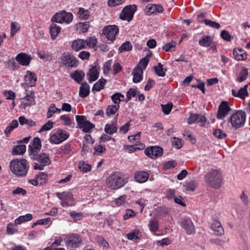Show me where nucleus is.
<instances>
[{
	"instance_id": "nucleus-17",
	"label": "nucleus",
	"mask_w": 250,
	"mask_h": 250,
	"mask_svg": "<svg viewBox=\"0 0 250 250\" xmlns=\"http://www.w3.org/2000/svg\"><path fill=\"white\" fill-rule=\"evenodd\" d=\"M181 225L188 234H191L195 232V227L191 219L189 218L183 219Z\"/></svg>"
},
{
	"instance_id": "nucleus-10",
	"label": "nucleus",
	"mask_w": 250,
	"mask_h": 250,
	"mask_svg": "<svg viewBox=\"0 0 250 250\" xmlns=\"http://www.w3.org/2000/svg\"><path fill=\"white\" fill-rule=\"evenodd\" d=\"M136 10L137 6L135 4L126 6L120 13V18L122 20L130 21L132 20L134 14Z\"/></svg>"
},
{
	"instance_id": "nucleus-16",
	"label": "nucleus",
	"mask_w": 250,
	"mask_h": 250,
	"mask_svg": "<svg viewBox=\"0 0 250 250\" xmlns=\"http://www.w3.org/2000/svg\"><path fill=\"white\" fill-rule=\"evenodd\" d=\"M231 108L229 107L227 102L222 101L218 107L217 118L223 120L229 113Z\"/></svg>"
},
{
	"instance_id": "nucleus-62",
	"label": "nucleus",
	"mask_w": 250,
	"mask_h": 250,
	"mask_svg": "<svg viewBox=\"0 0 250 250\" xmlns=\"http://www.w3.org/2000/svg\"><path fill=\"white\" fill-rule=\"evenodd\" d=\"M171 243V241L168 238H165L162 240H158L157 241V244L159 246H167L170 244Z\"/></svg>"
},
{
	"instance_id": "nucleus-23",
	"label": "nucleus",
	"mask_w": 250,
	"mask_h": 250,
	"mask_svg": "<svg viewBox=\"0 0 250 250\" xmlns=\"http://www.w3.org/2000/svg\"><path fill=\"white\" fill-rule=\"evenodd\" d=\"M247 88L248 85H245L243 87L241 88L238 91H236L235 89H232V94L234 97H239L242 99H245V97L248 95Z\"/></svg>"
},
{
	"instance_id": "nucleus-13",
	"label": "nucleus",
	"mask_w": 250,
	"mask_h": 250,
	"mask_svg": "<svg viewBox=\"0 0 250 250\" xmlns=\"http://www.w3.org/2000/svg\"><path fill=\"white\" fill-rule=\"evenodd\" d=\"M145 153L148 157L152 159H155L162 155L163 149L159 146H152L146 148Z\"/></svg>"
},
{
	"instance_id": "nucleus-39",
	"label": "nucleus",
	"mask_w": 250,
	"mask_h": 250,
	"mask_svg": "<svg viewBox=\"0 0 250 250\" xmlns=\"http://www.w3.org/2000/svg\"><path fill=\"white\" fill-rule=\"evenodd\" d=\"M148 227L151 232H155L159 229V224L157 219H151L148 224Z\"/></svg>"
},
{
	"instance_id": "nucleus-42",
	"label": "nucleus",
	"mask_w": 250,
	"mask_h": 250,
	"mask_svg": "<svg viewBox=\"0 0 250 250\" xmlns=\"http://www.w3.org/2000/svg\"><path fill=\"white\" fill-rule=\"evenodd\" d=\"M248 74L249 73L248 69L245 68H243L240 72L237 78V81L239 83H241L245 81L248 78Z\"/></svg>"
},
{
	"instance_id": "nucleus-4",
	"label": "nucleus",
	"mask_w": 250,
	"mask_h": 250,
	"mask_svg": "<svg viewBox=\"0 0 250 250\" xmlns=\"http://www.w3.org/2000/svg\"><path fill=\"white\" fill-rule=\"evenodd\" d=\"M30 158L31 160L37 161L33 164V167L35 170H42L45 167L49 165L51 162L48 155L45 153L33 155Z\"/></svg>"
},
{
	"instance_id": "nucleus-61",
	"label": "nucleus",
	"mask_w": 250,
	"mask_h": 250,
	"mask_svg": "<svg viewBox=\"0 0 250 250\" xmlns=\"http://www.w3.org/2000/svg\"><path fill=\"white\" fill-rule=\"evenodd\" d=\"M110 140H112L114 142H115V139L108 135V134H103L100 138V142H106Z\"/></svg>"
},
{
	"instance_id": "nucleus-18",
	"label": "nucleus",
	"mask_w": 250,
	"mask_h": 250,
	"mask_svg": "<svg viewBox=\"0 0 250 250\" xmlns=\"http://www.w3.org/2000/svg\"><path fill=\"white\" fill-rule=\"evenodd\" d=\"M163 11V7L160 4L149 3L148 4L145 8V11L148 15L162 13Z\"/></svg>"
},
{
	"instance_id": "nucleus-22",
	"label": "nucleus",
	"mask_w": 250,
	"mask_h": 250,
	"mask_svg": "<svg viewBox=\"0 0 250 250\" xmlns=\"http://www.w3.org/2000/svg\"><path fill=\"white\" fill-rule=\"evenodd\" d=\"M210 228L218 236H222L224 234V230L221 223L217 220L213 221Z\"/></svg>"
},
{
	"instance_id": "nucleus-26",
	"label": "nucleus",
	"mask_w": 250,
	"mask_h": 250,
	"mask_svg": "<svg viewBox=\"0 0 250 250\" xmlns=\"http://www.w3.org/2000/svg\"><path fill=\"white\" fill-rule=\"evenodd\" d=\"M143 69L140 67H136L132 72L133 82L134 83H139L143 79Z\"/></svg>"
},
{
	"instance_id": "nucleus-8",
	"label": "nucleus",
	"mask_w": 250,
	"mask_h": 250,
	"mask_svg": "<svg viewBox=\"0 0 250 250\" xmlns=\"http://www.w3.org/2000/svg\"><path fill=\"white\" fill-rule=\"evenodd\" d=\"M73 18V16L72 13L62 11L56 13L52 18L51 21L53 22L60 23L69 24L72 21Z\"/></svg>"
},
{
	"instance_id": "nucleus-14",
	"label": "nucleus",
	"mask_w": 250,
	"mask_h": 250,
	"mask_svg": "<svg viewBox=\"0 0 250 250\" xmlns=\"http://www.w3.org/2000/svg\"><path fill=\"white\" fill-rule=\"evenodd\" d=\"M57 197L62 201L61 205L62 207L71 206L73 205V198L71 193L63 192H57Z\"/></svg>"
},
{
	"instance_id": "nucleus-11",
	"label": "nucleus",
	"mask_w": 250,
	"mask_h": 250,
	"mask_svg": "<svg viewBox=\"0 0 250 250\" xmlns=\"http://www.w3.org/2000/svg\"><path fill=\"white\" fill-rule=\"evenodd\" d=\"M119 33V28L115 25H109L104 27L103 33L106 36L108 40L113 41L116 39V36Z\"/></svg>"
},
{
	"instance_id": "nucleus-53",
	"label": "nucleus",
	"mask_w": 250,
	"mask_h": 250,
	"mask_svg": "<svg viewBox=\"0 0 250 250\" xmlns=\"http://www.w3.org/2000/svg\"><path fill=\"white\" fill-rule=\"evenodd\" d=\"M53 127V123L51 121H49L47 123L42 126L41 128L39 131V132L41 133L43 131L49 130L52 129Z\"/></svg>"
},
{
	"instance_id": "nucleus-1",
	"label": "nucleus",
	"mask_w": 250,
	"mask_h": 250,
	"mask_svg": "<svg viewBox=\"0 0 250 250\" xmlns=\"http://www.w3.org/2000/svg\"><path fill=\"white\" fill-rule=\"evenodd\" d=\"M9 167L11 172L18 177H25L29 168V163L24 158L15 159L10 162Z\"/></svg>"
},
{
	"instance_id": "nucleus-59",
	"label": "nucleus",
	"mask_w": 250,
	"mask_h": 250,
	"mask_svg": "<svg viewBox=\"0 0 250 250\" xmlns=\"http://www.w3.org/2000/svg\"><path fill=\"white\" fill-rule=\"evenodd\" d=\"M177 163L175 161L171 160L166 162L164 166V169H168L176 167Z\"/></svg>"
},
{
	"instance_id": "nucleus-56",
	"label": "nucleus",
	"mask_w": 250,
	"mask_h": 250,
	"mask_svg": "<svg viewBox=\"0 0 250 250\" xmlns=\"http://www.w3.org/2000/svg\"><path fill=\"white\" fill-rule=\"evenodd\" d=\"M220 36L221 38L226 41L230 42L231 40V36L229 32L225 30H223L221 31Z\"/></svg>"
},
{
	"instance_id": "nucleus-27",
	"label": "nucleus",
	"mask_w": 250,
	"mask_h": 250,
	"mask_svg": "<svg viewBox=\"0 0 250 250\" xmlns=\"http://www.w3.org/2000/svg\"><path fill=\"white\" fill-rule=\"evenodd\" d=\"M90 86L86 82L81 83V85L80 87L79 96L81 98H85L89 94Z\"/></svg>"
},
{
	"instance_id": "nucleus-47",
	"label": "nucleus",
	"mask_w": 250,
	"mask_h": 250,
	"mask_svg": "<svg viewBox=\"0 0 250 250\" xmlns=\"http://www.w3.org/2000/svg\"><path fill=\"white\" fill-rule=\"evenodd\" d=\"M205 24L211 28L218 29L220 28L221 25L219 23L215 21H212L209 19H205L204 21Z\"/></svg>"
},
{
	"instance_id": "nucleus-38",
	"label": "nucleus",
	"mask_w": 250,
	"mask_h": 250,
	"mask_svg": "<svg viewBox=\"0 0 250 250\" xmlns=\"http://www.w3.org/2000/svg\"><path fill=\"white\" fill-rule=\"evenodd\" d=\"M89 26V22L88 21L79 22L77 24V29L79 30L80 32L85 33L88 31Z\"/></svg>"
},
{
	"instance_id": "nucleus-6",
	"label": "nucleus",
	"mask_w": 250,
	"mask_h": 250,
	"mask_svg": "<svg viewBox=\"0 0 250 250\" xmlns=\"http://www.w3.org/2000/svg\"><path fill=\"white\" fill-rule=\"evenodd\" d=\"M69 133L61 129L54 130L50 135V142L53 144H59L68 139Z\"/></svg>"
},
{
	"instance_id": "nucleus-21",
	"label": "nucleus",
	"mask_w": 250,
	"mask_h": 250,
	"mask_svg": "<svg viewBox=\"0 0 250 250\" xmlns=\"http://www.w3.org/2000/svg\"><path fill=\"white\" fill-rule=\"evenodd\" d=\"M32 58L31 56L24 53H20L17 55L16 60L23 66H27L29 64Z\"/></svg>"
},
{
	"instance_id": "nucleus-43",
	"label": "nucleus",
	"mask_w": 250,
	"mask_h": 250,
	"mask_svg": "<svg viewBox=\"0 0 250 250\" xmlns=\"http://www.w3.org/2000/svg\"><path fill=\"white\" fill-rule=\"evenodd\" d=\"M85 42V46H89L91 48H94L97 43V39L95 36L89 37L84 40Z\"/></svg>"
},
{
	"instance_id": "nucleus-48",
	"label": "nucleus",
	"mask_w": 250,
	"mask_h": 250,
	"mask_svg": "<svg viewBox=\"0 0 250 250\" xmlns=\"http://www.w3.org/2000/svg\"><path fill=\"white\" fill-rule=\"evenodd\" d=\"M213 135L219 139H224L227 137V134L221 129H216L213 132Z\"/></svg>"
},
{
	"instance_id": "nucleus-30",
	"label": "nucleus",
	"mask_w": 250,
	"mask_h": 250,
	"mask_svg": "<svg viewBox=\"0 0 250 250\" xmlns=\"http://www.w3.org/2000/svg\"><path fill=\"white\" fill-rule=\"evenodd\" d=\"M61 30V28L57 26L55 23H52L51 24L49 27V32L53 40L56 38L58 34L60 33Z\"/></svg>"
},
{
	"instance_id": "nucleus-44",
	"label": "nucleus",
	"mask_w": 250,
	"mask_h": 250,
	"mask_svg": "<svg viewBox=\"0 0 250 250\" xmlns=\"http://www.w3.org/2000/svg\"><path fill=\"white\" fill-rule=\"evenodd\" d=\"M78 14L80 19L87 20L89 17L90 13L88 10H85L83 8H80Z\"/></svg>"
},
{
	"instance_id": "nucleus-63",
	"label": "nucleus",
	"mask_w": 250,
	"mask_h": 250,
	"mask_svg": "<svg viewBox=\"0 0 250 250\" xmlns=\"http://www.w3.org/2000/svg\"><path fill=\"white\" fill-rule=\"evenodd\" d=\"M172 143L173 146L178 149L181 148L182 146L181 139L174 137Z\"/></svg>"
},
{
	"instance_id": "nucleus-12",
	"label": "nucleus",
	"mask_w": 250,
	"mask_h": 250,
	"mask_svg": "<svg viewBox=\"0 0 250 250\" xmlns=\"http://www.w3.org/2000/svg\"><path fill=\"white\" fill-rule=\"evenodd\" d=\"M64 240L68 248L79 247L82 243L81 237L77 234H70Z\"/></svg>"
},
{
	"instance_id": "nucleus-45",
	"label": "nucleus",
	"mask_w": 250,
	"mask_h": 250,
	"mask_svg": "<svg viewBox=\"0 0 250 250\" xmlns=\"http://www.w3.org/2000/svg\"><path fill=\"white\" fill-rule=\"evenodd\" d=\"M132 48V45L130 42L127 41L122 44L118 49L119 52L122 53L125 51H129Z\"/></svg>"
},
{
	"instance_id": "nucleus-51",
	"label": "nucleus",
	"mask_w": 250,
	"mask_h": 250,
	"mask_svg": "<svg viewBox=\"0 0 250 250\" xmlns=\"http://www.w3.org/2000/svg\"><path fill=\"white\" fill-rule=\"evenodd\" d=\"M161 106L163 113L165 115H168L172 109L173 104L172 103H168L166 104H161Z\"/></svg>"
},
{
	"instance_id": "nucleus-19",
	"label": "nucleus",
	"mask_w": 250,
	"mask_h": 250,
	"mask_svg": "<svg viewBox=\"0 0 250 250\" xmlns=\"http://www.w3.org/2000/svg\"><path fill=\"white\" fill-rule=\"evenodd\" d=\"M149 177V174L145 171H136L134 173V178L139 183L146 182Z\"/></svg>"
},
{
	"instance_id": "nucleus-25",
	"label": "nucleus",
	"mask_w": 250,
	"mask_h": 250,
	"mask_svg": "<svg viewBox=\"0 0 250 250\" xmlns=\"http://www.w3.org/2000/svg\"><path fill=\"white\" fill-rule=\"evenodd\" d=\"M99 72L96 66L91 67L87 75L88 76V80L90 83L96 81L99 77Z\"/></svg>"
},
{
	"instance_id": "nucleus-41",
	"label": "nucleus",
	"mask_w": 250,
	"mask_h": 250,
	"mask_svg": "<svg viewBox=\"0 0 250 250\" xmlns=\"http://www.w3.org/2000/svg\"><path fill=\"white\" fill-rule=\"evenodd\" d=\"M19 125V123L17 120H14L11 124L6 127L5 130V133L7 137L9 136L11 132L15 128L17 127Z\"/></svg>"
},
{
	"instance_id": "nucleus-3",
	"label": "nucleus",
	"mask_w": 250,
	"mask_h": 250,
	"mask_svg": "<svg viewBox=\"0 0 250 250\" xmlns=\"http://www.w3.org/2000/svg\"><path fill=\"white\" fill-rule=\"evenodd\" d=\"M204 178L206 184L212 188H219L222 183L221 173L217 169H211L205 175Z\"/></svg>"
},
{
	"instance_id": "nucleus-60",
	"label": "nucleus",
	"mask_w": 250,
	"mask_h": 250,
	"mask_svg": "<svg viewBox=\"0 0 250 250\" xmlns=\"http://www.w3.org/2000/svg\"><path fill=\"white\" fill-rule=\"evenodd\" d=\"M135 212L131 209H127L126 210L125 213L124 215V219L127 220L134 217L135 215Z\"/></svg>"
},
{
	"instance_id": "nucleus-31",
	"label": "nucleus",
	"mask_w": 250,
	"mask_h": 250,
	"mask_svg": "<svg viewBox=\"0 0 250 250\" xmlns=\"http://www.w3.org/2000/svg\"><path fill=\"white\" fill-rule=\"evenodd\" d=\"M85 76L83 71L76 70L73 73L70 74L72 79L74 80L78 83H81Z\"/></svg>"
},
{
	"instance_id": "nucleus-20",
	"label": "nucleus",
	"mask_w": 250,
	"mask_h": 250,
	"mask_svg": "<svg viewBox=\"0 0 250 250\" xmlns=\"http://www.w3.org/2000/svg\"><path fill=\"white\" fill-rule=\"evenodd\" d=\"M37 77L34 73L27 71L24 78V81L26 84L29 86H33L36 84Z\"/></svg>"
},
{
	"instance_id": "nucleus-7",
	"label": "nucleus",
	"mask_w": 250,
	"mask_h": 250,
	"mask_svg": "<svg viewBox=\"0 0 250 250\" xmlns=\"http://www.w3.org/2000/svg\"><path fill=\"white\" fill-rule=\"evenodd\" d=\"M60 62L67 67L73 68L78 65V61L72 54L64 52L60 58Z\"/></svg>"
},
{
	"instance_id": "nucleus-34",
	"label": "nucleus",
	"mask_w": 250,
	"mask_h": 250,
	"mask_svg": "<svg viewBox=\"0 0 250 250\" xmlns=\"http://www.w3.org/2000/svg\"><path fill=\"white\" fill-rule=\"evenodd\" d=\"M120 108V105H109L107 106L106 110V114L107 116L114 115Z\"/></svg>"
},
{
	"instance_id": "nucleus-50",
	"label": "nucleus",
	"mask_w": 250,
	"mask_h": 250,
	"mask_svg": "<svg viewBox=\"0 0 250 250\" xmlns=\"http://www.w3.org/2000/svg\"><path fill=\"white\" fill-rule=\"evenodd\" d=\"M78 167L82 171L85 172L90 171L91 169V166L90 165L83 161L80 162Z\"/></svg>"
},
{
	"instance_id": "nucleus-15",
	"label": "nucleus",
	"mask_w": 250,
	"mask_h": 250,
	"mask_svg": "<svg viewBox=\"0 0 250 250\" xmlns=\"http://www.w3.org/2000/svg\"><path fill=\"white\" fill-rule=\"evenodd\" d=\"M42 147L41 141L39 138L36 137L29 146V151L30 158L33 155H36L39 153Z\"/></svg>"
},
{
	"instance_id": "nucleus-32",
	"label": "nucleus",
	"mask_w": 250,
	"mask_h": 250,
	"mask_svg": "<svg viewBox=\"0 0 250 250\" xmlns=\"http://www.w3.org/2000/svg\"><path fill=\"white\" fill-rule=\"evenodd\" d=\"M212 42V38L210 36H203L199 41V44L203 47H208L210 46Z\"/></svg>"
},
{
	"instance_id": "nucleus-52",
	"label": "nucleus",
	"mask_w": 250,
	"mask_h": 250,
	"mask_svg": "<svg viewBox=\"0 0 250 250\" xmlns=\"http://www.w3.org/2000/svg\"><path fill=\"white\" fill-rule=\"evenodd\" d=\"M36 176L40 185L45 183L47 180V175L44 172H41Z\"/></svg>"
},
{
	"instance_id": "nucleus-37",
	"label": "nucleus",
	"mask_w": 250,
	"mask_h": 250,
	"mask_svg": "<svg viewBox=\"0 0 250 250\" xmlns=\"http://www.w3.org/2000/svg\"><path fill=\"white\" fill-rule=\"evenodd\" d=\"M233 55L234 56L235 59L237 61H244L247 59V53L245 52L244 53L238 52L236 49H234L233 52Z\"/></svg>"
},
{
	"instance_id": "nucleus-35",
	"label": "nucleus",
	"mask_w": 250,
	"mask_h": 250,
	"mask_svg": "<svg viewBox=\"0 0 250 250\" xmlns=\"http://www.w3.org/2000/svg\"><path fill=\"white\" fill-rule=\"evenodd\" d=\"M163 65L161 63H158V65L154 66V71L155 73L160 77H164L166 75L167 69H164Z\"/></svg>"
},
{
	"instance_id": "nucleus-5",
	"label": "nucleus",
	"mask_w": 250,
	"mask_h": 250,
	"mask_svg": "<svg viewBox=\"0 0 250 250\" xmlns=\"http://www.w3.org/2000/svg\"><path fill=\"white\" fill-rule=\"evenodd\" d=\"M246 119L245 112L242 110H237L230 116L229 122L232 127L238 129L244 125Z\"/></svg>"
},
{
	"instance_id": "nucleus-28",
	"label": "nucleus",
	"mask_w": 250,
	"mask_h": 250,
	"mask_svg": "<svg viewBox=\"0 0 250 250\" xmlns=\"http://www.w3.org/2000/svg\"><path fill=\"white\" fill-rule=\"evenodd\" d=\"M85 42L83 39H77L74 41L71 44L72 49L75 51L86 48Z\"/></svg>"
},
{
	"instance_id": "nucleus-24",
	"label": "nucleus",
	"mask_w": 250,
	"mask_h": 250,
	"mask_svg": "<svg viewBox=\"0 0 250 250\" xmlns=\"http://www.w3.org/2000/svg\"><path fill=\"white\" fill-rule=\"evenodd\" d=\"M34 96V93L32 91H29L26 95V96L23 98L25 102H22V104L24 105V107L27 106H30L35 104Z\"/></svg>"
},
{
	"instance_id": "nucleus-54",
	"label": "nucleus",
	"mask_w": 250,
	"mask_h": 250,
	"mask_svg": "<svg viewBox=\"0 0 250 250\" xmlns=\"http://www.w3.org/2000/svg\"><path fill=\"white\" fill-rule=\"evenodd\" d=\"M7 232L9 234H13L18 231L16 224L10 223L7 226Z\"/></svg>"
},
{
	"instance_id": "nucleus-33",
	"label": "nucleus",
	"mask_w": 250,
	"mask_h": 250,
	"mask_svg": "<svg viewBox=\"0 0 250 250\" xmlns=\"http://www.w3.org/2000/svg\"><path fill=\"white\" fill-rule=\"evenodd\" d=\"M106 80L104 79H100L93 86L92 90L93 92L95 91H99L104 89V84L106 83Z\"/></svg>"
},
{
	"instance_id": "nucleus-29",
	"label": "nucleus",
	"mask_w": 250,
	"mask_h": 250,
	"mask_svg": "<svg viewBox=\"0 0 250 250\" xmlns=\"http://www.w3.org/2000/svg\"><path fill=\"white\" fill-rule=\"evenodd\" d=\"M118 130L117 123H111L105 125L104 131L106 134L108 135H113L116 133Z\"/></svg>"
},
{
	"instance_id": "nucleus-9",
	"label": "nucleus",
	"mask_w": 250,
	"mask_h": 250,
	"mask_svg": "<svg viewBox=\"0 0 250 250\" xmlns=\"http://www.w3.org/2000/svg\"><path fill=\"white\" fill-rule=\"evenodd\" d=\"M76 120L78 127L84 132H90L95 127V125L88 121L84 116L77 115L76 116Z\"/></svg>"
},
{
	"instance_id": "nucleus-46",
	"label": "nucleus",
	"mask_w": 250,
	"mask_h": 250,
	"mask_svg": "<svg viewBox=\"0 0 250 250\" xmlns=\"http://www.w3.org/2000/svg\"><path fill=\"white\" fill-rule=\"evenodd\" d=\"M20 29V26L18 23L15 21H13L11 23V31L10 36L13 37Z\"/></svg>"
},
{
	"instance_id": "nucleus-36",
	"label": "nucleus",
	"mask_w": 250,
	"mask_h": 250,
	"mask_svg": "<svg viewBox=\"0 0 250 250\" xmlns=\"http://www.w3.org/2000/svg\"><path fill=\"white\" fill-rule=\"evenodd\" d=\"M26 151V146L24 145H19L16 146L13 150V154L15 155H22Z\"/></svg>"
},
{
	"instance_id": "nucleus-57",
	"label": "nucleus",
	"mask_w": 250,
	"mask_h": 250,
	"mask_svg": "<svg viewBox=\"0 0 250 250\" xmlns=\"http://www.w3.org/2000/svg\"><path fill=\"white\" fill-rule=\"evenodd\" d=\"M149 62V59L146 57H145L141 60L139 62L138 65L136 67H140L144 69H146V68L148 63Z\"/></svg>"
},
{
	"instance_id": "nucleus-2",
	"label": "nucleus",
	"mask_w": 250,
	"mask_h": 250,
	"mask_svg": "<svg viewBox=\"0 0 250 250\" xmlns=\"http://www.w3.org/2000/svg\"><path fill=\"white\" fill-rule=\"evenodd\" d=\"M128 182V178L125 177L120 172L111 173L106 178L105 184L109 188L117 190L124 187Z\"/></svg>"
},
{
	"instance_id": "nucleus-55",
	"label": "nucleus",
	"mask_w": 250,
	"mask_h": 250,
	"mask_svg": "<svg viewBox=\"0 0 250 250\" xmlns=\"http://www.w3.org/2000/svg\"><path fill=\"white\" fill-rule=\"evenodd\" d=\"M176 44L175 41H172L171 42L166 43L163 47V49L167 52H171L172 51V48L174 47Z\"/></svg>"
},
{
	"instance_id": "nucleus-49",
	"label": "nucleus",
	"mask_w": 250,
	"mask_h": 250,
	"mask_svg": "<svg viewBox=\"0 0 250 250\" xmlns=\"http://www.w3.org/2000/svg\"><path fill=\"white\" fill-rule=\"evenodd\" d=\"M38 57L44 61H50L52 56L51 54H46L44 51H39L37 53Z\"/></svg>"
},
{
	"instance_id": "nucleus-58",
	"label": "nucleus",
	"mask_w": 250,
	"mask_h": 250,
	"mask_svg": "<svg viewBox=\"0 0 250 250\" xmlns=\"http://www.w3.org/2000/svg\"><path fill=\"white\" fill-rule=\"evenodd\" d=\"M136 95V90L134 88H130L126 93V99L125 100V102H127L129 101L131 97H134Z\"/></svg>"
},
{
	"instance_id": "nucleus-40",
	"label": "nucleus",
	"mask_w": 250,
	"mask_h": 250,
	"mask_svg": "<svg viewBox=\"0 0 250 250\" xmlns=\"http://www.w3.org/2000/svg\"><path fill=\"white\" fill-rule=\"evenodd\" d=\"M124 95L120 93H116L111 96V100L115 105L119 104L121 101H124Z\"/></svg>"
},
{
	"instance_id": "nucleus-64",
	"label": "nucleus",
	"mask_w": 250,
	"mask_h": 250,
	"mask_svg": "<svg viewBox=\"0 0 250 250\" xmlns=\"http://www.w3.org/2000/svg\"><path fill=\"white\" fill-rule=\"evenodd\" d=\"M60 119L64 122V125H71V121L68 116L62 115L60 116Z\"/></svg>"
}]
</instances>
